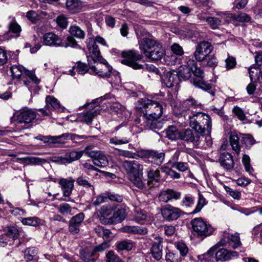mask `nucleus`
<instances>
[{"label":"nucleus","instance_id":"2eb2a0df","mask_svg":"<svg viewBox=\"0 0 262 262\" xmlns=\"http://www.w3.org/2000/svg\"><path fill=\"white\" fill-rule=\"evenodd\" d=\"M123 167L127 173L130 176L137 175L142 172L143 166L136 160H126L123 162Z\"/></svg>","mask_w":262,"mask_h":262},{"label":"nucleus","instance_id":"de8ad7c7","mask_svg":"<svg viewBox=\"0 0 262 262\" xmlns=\"http://www.w3.org/2000/svg\"><path fill=\"white\" fill-rule=\"evenodd\" d=\"M66 133L63 134L61 135L57 136H48L45 137L44 138L46 139L45 142H48L50 143H63V141H62V139H66Z\"/></svg>","mask_w":262,"mask_h":262},{"label":"nucleus","instance_id":"052dcab7","mask_svg":"<svg viewBox=\"0 0 262 262\" xmlns=\"http://www.w3.org/2000/svg\"><path fill=\"white\" fill-rule=\"evenodd\" d=\"M205 204V199L204 198L202 194H199L197 205L192 213H196L200 212Z\"/></svg>","mask_w":262,"mask_h":262},{"label":"nucleus","instance_id":"7ed1b4c3","mask_svg":"<svg viewBox=\"0 0 262 262\" xmlns=\"http://www.w3.org/2000/svg\"><path fill=\"white\" fill-rule=\"evenodd\" d=\"M189 126L202 136H210L212 123L210 117L205 113L198 112L188 116Z\"/></svg>","mask_w":262,"mask_h":262},{"label":"nucleus","instance_id":"c03bdc74","mask_svg":"<svg viewBox=\"0 0 262 262\" xmlns=\"http://www.w3.org/2000/svg\"><path fill=\"white\" fill-rule=\"evenodd\" d=\"M46 107L48 109L52 107L54 110H58L60 108V104L58 101L54 97L51 96H47L46 99Z\"/></svg>","mask_w":262,"mask_h":262},{"label":"nucleus","instance_id":"09e8293b","mask_svg":"<svg viewBox=\"0 0 262 262\" xmlns=\"http://www.w3.org/2000/svg\"><path fill=\"white\" fill-rule=\"evenodd\" d=\"M206 21L210 28L214 30L218 29L222 23V20L220 18L215 17H208L206 19Z\"/></svg>","mask_w":262,"mask_h":262},{"label":"nucleus","instance_id":"5701e85b","mask_svg":"<svg viewBox=\"0 0 262 262\" xmlns=\"http://www.w3.org/2000/svg\"><path fill=\"white\" fill-rule=\"evenodd\" d=\"M219 162L221 165L227 170H232L234 167L233 157L229 152L222 153L220 156Z\"/></svg>","mask_w":262,"mask_h":262},{"label":"nucleus","instance_id":"a18cd8bd","mask_svg":"<svg viewBox=\"0 0 262 262\" xmlns=\"http://www.w3.org/2000/svg\"><path fill=\"white\" fill-rule=\"evenodd\" d=\"M41 220L36 216L24 218L21 223L24 225L38 226L41 224Z\"/></svg>","mask_w":262,"mask_h":262},{"label":"nucleus","instance_id":"f704fd0d","mask_svg":"<svg viewBox=\"0 0 262 262\" xmlns=\"http://www.w3.org/2000/svg\"><path fill=\"white\" fill-rule=\"evenodd\" d=\"M74 209H76L75 207H72L67 203H61L57 207L58 212L64 216L72 215L73 210Z\"/></svg>","mask_w":262,"mask_h":262},{"label":"nucleus","instance_id":"c85d7f7f","mask_svg":"<svg viewBox=\"0 0 262 262\" xmlns=\"http://www.w3.org/2000/svg\"><path fill=\"white\" fill-rule=\"evenodd\" d=\"M150 218L149 214L145 210L140 208H136L134 220L139 224H143L145 221H148Z\"/></svg>","mask_w":262,"mask_h":262},{"label":"nucleus","instance_id":"72a5a7b5","mask_svg":"<svg viewBox=\"0 0 262 262\" xmlns=\"http://www.w3.org/2000/svg\"><path fill=\"white\" fill-rule=\"evenodd\" d=\"M217 249L215 246L211 247L206 253L199 255L198 258L201 262H212L214 259V254Z\"/></svg>","mask_w":262,"mask_h":262},{"label":"nucleus","instance_id":"393cba45","mask_svg":"<svg viewBox=\"0 0 262 262\" xmlns=\"http://www.w3.org/2000/svg\"><path fill=\"white\" fill-rule=\"evenodd\" d=\"M95 254L93 247H86L80 251V256L84 262H99L92 256Z\"/></svg>","mask_w":262,"mask_h":262},{"label":"nucleus","instance_id":"6ab92c4d","mask_svg":"<svg viewBox=\"0 0 262 262\" xmlns=\"http://www.w3.org/2000/svg\"><path fill=\"white\" fill-rule=\"evenodd\" d=\"M42 42L48 46L59 47L62 46V39L56 34L49 32L45 33L42 37Z\"/></svg>","mask_w":262,"mask_h":262},{"label":"nucleus","instance_id":"dca6fc26","mask_svg":"<svg viewBox=\"0 0 262 262\" xmlns=\"http://www.w3.org/2000/svg\"><path fill=\"white\" fill-rule=\"evenodd\" d=\"M88 49L89 52V55L87 56L89 62L91 60L96 62L102 60V57L100 56V52L98 46L96 43V41H93L92 39H89L88 43Z\"/></svg>","mask_w":262,"mask_h":262},{"label":"nucleus","instance_id":"4c0bfd02","mask_svg":"<svg viewBox=\"0 0 262 262\" xmlns=\"http://www.w3.org/2000/svg\"><path fill=\"white\" fill-rule=\"evenodd\" d=\"M93 164L99 167H104L107 166L108 160L107 157L101 151L97 158L93 159Z\"/></svg>","mask_w":262,"mask_h":262},{"label":"nucleus","instance_id":"338daca9","mask_svg":"<svg viewBox=\"0 0 262 262\" xmlns=\"http://www.w3.org/2000/svg\"><path fill=\"white\" fill-rule=\"evenodd\" d=\"M166 262H181L182 259L178 255L172 252H168L165 255Z\"/></svg>","mask_w":262,"mask_h":262},{"label":"nucleus","instance_id":"7c9ffc66","mask_svg":"<svg viewBox=\"0 0 262 262\" xmlns=\"http://www.w3.org/2000/svg\"><path fill=\"white\" fill-rule=\"evenodd\" d=\"M101 111V109L97 108L94 111H87L83 112L80 116L81 121L84 122L88 124H90L92 123L93 118L97 115L99 114Z\"/></svg>","mask_w":262,"mask_h":262},{"label":"nucleus","instance_id":"9b49d317","mask_svg":"<svg viewBox=\"0 0 262 262\" xmlns=\"http://www.w3.org/2000/svg\"><path fill=\"white\" fill-rule=\"evenodd\" d=\"M219 244L223 246L228 245L235 249L241 246L242 243L238 233L230 234L227 232H224L222 238L219 242Z\"/></svg>","mask_w":262,"mask_h":262},{"label":"nucleus","instance_id":"603ef678","mask_svg":"<svg viewBox=\"0 0 262 262\" xmlns=\"http://www.w3.org/2000/svg\"><path fill=\"white\" fill-rule=\"evenodd\" d=\"M37 249L35 248H29L25 250L24 252L25 259L27 261H31L33 257L37 254Z\"/></svg>","mask_w":262,"mask_h":262},{"label":"nucleus","instance_id":"20e7f679","mask_svg":"<svg viewBox=\"0 0 262 262\" xmlns=\"http://www.w3.org/2000/svg\"><path fill=\"white\" fill-rule=\"evenodd\" d=\"M121 56L123 58L121 62L135 70L145 69L157 75L160 74V71L153 64H146L145 66L140 64L138 61L143 58L142 54L134 50L122 51Z\"/></svg>","mask_w":262,"mask_h":262},{"label":"nucleus","instance_id":"aec40b11","mask_svg":"<svg viewBox=\"0 0 262 262\" xmlns=\"http://www.w3.org/2000/svg\"><path fill=\"white\" fill-rule=\"evenodd\" d=\"M162 242V238L156 236L152 243L150 251L152 257L156 260H160L162 258L163 246L161 244Z\"/></svg>","mask_w":262,"mask_h":262},{"label":"nucleus","instance_id":"a19ab883","mask_svg":"<svg viewBox=\"0 0 262 262\" xmlns=\"http://www.w3.org/2000/svg\"><path fill=\"white\" fill-rule=\"evenodd\" d=\"M130 141V138L127 136L123 137L115 136L110 139L109 143L115 145L125 144Z\"/></svg>","mask_w":262,"mask_h":262},{"label":"nucleus","instance_id":"0e129e2a","mask_svg":"<svg viewBox=\"0 0 262 262\" xmlns=\"http://www.w3.org/2000/svg\"><path fill=\"white\" fill-rule=\"evenodd\" d=\"M107 200V194L106 193H101V194L97 196L95 200H93V204L97 206H99L101 204L106 202Z\"/></svg>","mask_w":262,"mask_h":262},{"label":"nucleus","instance_id":"9d476101","mask_svg":"<svg viewBox=\"0 0 262 262\" xmlns=\"http://www.w3.org/2000/svg\"><path fill=\"white\" fill-rule=\"evenodd\" d=\"M200 106V104L193 98H190L182 102L179 109L180 114L185 117L186 116L194 114V110Z\"/></svg>","mask_w":262,"mask_h":262},{"label":"nucleus","instance_id":"423d86ee","mask_svg":"<svg viewBox=\"0 0 262 262\" xmlns=\"http://www.w3.org/2000/svg\"><path fill=\"white\" fill-rule=\"evenodd\" d=\"M141 109L143 110L144 116H150L154 118H159L163 113V107L158 102L142 99L138 101Z\"/></svg>","mask_w":262,"mask_h":262},{"label":"nucleus","instance_id":"774afa93","mask_svg":"<svg viewBox=\"0 0 262 262\" xmlns=\"http://www.w3.org/2000/svg\"><path fill=\"white\" fill-rule=\"evenodd\" d=\"M260 70L258 68H255L253 66H251L249 69V76L252 81L258 78V74Z\"/></svg>","mask_w":262,"mask_h":262},{"label":"nucleus","instance_id":"680f3d73","mask_svg":"<svg viewBox=\"0 0 262 262\" xmlns=\"http://www.w3.org/2000/svg\"><path fill=\"white\" fill-rule=\"evenodd\" d=\"M232 113L238 119L244 121L246 119V115L244 111L239 107L236 106L232 109Z\"/></svg>","mask_w":262,"mask_h":262},{"label":"nucleus","instance_id":"37998d69","mask_svg":"<svg viewBox=\"0 0 262 262\" xmlns=\"http://www.w3.org/2000/svg\"><path fill=\"white\" fill-rule=\"evenodd\" d=\"M203 64L204 66L212 68H215L218 64V60L214 55H209L203 59Z\"/></svg>","mask_w":262,"mask_h":262},{"label":"nucleus","instance_id":"5fc2aeb1","mask_svg":"<svg viewBox=\"0 0 262 262\" xmlns=\"http://www.w3.org/2000/svg\"><path fill=\"white\" fill-rule=\"evenodd\" d=\"M6 236L13 238V240L17 238L19 236V231L14 226H10L7 228Z\"/></svg>","mask_w":262,"mask_h":262},{"label":"nucleus","instance_id":"ddd939ff","mask_svg":"<svg viewBox=\"0 0 262 262\" xmlns=\"http://www.w3.org/2000/svg\"><path fill=\"white\" fill-rule=\"evenodd\" d=\"M85 215L83 212L73 216L69 222V231L74 235L80 232V227L84 219Z\"/></svg>","mask_w":262,"mask_h":262},{"label":"nucleus","instance_id":"ea45409f","mask_svg":"<svg viewBox=\"0 0 262 262\" xmlns=\"http://www.w3.org/2000/svg\"><path fill=\"white\" fill-rule=\"evenodd\" d=\"M69 32L72 36L82 39L85 37V32L77 25L71 26L69 28Z\"/></svg>","mask_w":262,"mask_h":262},{"label":"nucleus","instance_id":"39448f33","mask_svg":"<svg viewBox=\"0 0 262 262\" xmlns=\"http://www.w3.org/2000/svg\"><path fill=\"white\" fill-rule=\"evenodd\" d=\"M190 223L194 234L201 238L211 235L214 231V228L201 217L192 219Z\"/></svg>","mask_w":262,"mask_h":262},{"label":"nucleus","instance_id":"a878e982","mask_svg":"<svg viewBox=\"0 0 262 262\" xmlns=\"http://www.w3.org/2000/svg\"><path fill=\"white\" fill-rule=\"evenodd\" d=\"M229 142L232 149L238 156L240 154L241 146L239 144V137L236 132H231L230 133Z\"/></svg>","mask_w":262,"mask_h":262},{"label":"nucleus","instance_id":"f3484780","mask_svg":"<svg viewBox=\"0 0 262 262\" xmlns=\"http://www.w3.org/2000/svg\"><path fill=\"white\" fill-rule=\"evenodd\" d=\"M163 86L171 88L179 83V77L176 72L168 71L164 73L161 78Z\"/></svg>","mask_w":262,"mask_h":262},{"label":"nucleus","instance_id":"bf43d9fd","mask_svg":"<svg viewBox=\"0 0 262 262\" xmlns=\"http://www.w3.org/2000/svg\"><path fill=\"white\" fill-rule=\"evenodd\" d=\"M114 210V206L110 205H104L101 207L100 213L103 216H110Z\"/></svg>","mask_w":262,"mask_h":262},{"label":"nucleus","instance_id":"c9c22d12","mask_svg":"<svg viewBox=\"0 0 262 262\" xmlns=\"http://www.w3.org/2000/svg\"><path fill=\"white\" fill-rule=\"evenodd\" d=\"M166 137L170 140L180 139V132L174 126H170L166 129Z\"/></svg>","mask_w":262,"mask_h":262},{"label":"nucleus","instance_id":"412c9836","mask_svg":"<svg viewBox=\"0 0 262 262\" xmlns=\"http://www.w3.org/2000/svg\"><path fill=\"white\" fill-rule=\"evenodd\" d=\"M36 117V113L31 109L23 110L17 116V120L20 123H29Z\"/></svg>","mask_w":262,"mask_h":262},{"label":"nucleus","instance_id":"cd10ccee","mask_svg":"<svg viewBox=\"0 0 262 262\" xmlns=\"http://www.w3.org/2000/svg\"><path fill=\"white\" fill-rule=\"evenodd\" d=\"M82 7V3L79 0H67L66 8L71 13L79 12Z\"/></svg>","mask_w":262,"mask_h":262},{"label":"nucleus","instance_id":"864d4df0","mask_svg":"<svg viewBox=\"0 0 262 262\" xmlns=\"http://www.w3.org/2000/svg\"><path fill=\"white\" fill-rule=\"evenodd\" d=\"M194 198L190 194L186 195L181 202L182 206L186 208L192 207L194 204Z\"/></svg>","mask_w":262,"mask_h":262},{"label":"nucleus","instance_id":"49530a36","mask_svg":"<svg viewBox=\"0 0 262 262\" xmlns=\"http://www.w3.org/2000/svg\"><path fill=\"white\" fill-rule=\"evenodd\" d=\"M9 19H10L9 25V31L17 34V36H18L21 31L20 26L16 23L14 17H10Z\"/></svg>","mask_w":262,"mask_h":262},{"label":"nucleus","instance_id":"13d9d810","mask_svg":"<svg viewBox=\"0 0 262 262\" xmlns=\"http://www.w3.org/2000/svg\"><path fill=\"white\" fill-rule=\"evenodd\" d=\"M106 260L105 262H123V261L116 255L113 251L110 250L106 254Z\"/></svg>","mask_w":262,"mask_h":262},{"label":"nucleus","instance_id":"1a4fd4ad","mask_svg":"<svg viewBox=\"0 0 262 262\" xmlns=\"http://www.w3.org/2000/svg\"><path fill=\"white\" fill-rule=\"evenodd\" d=\"M213 50V47L211 42L208 41H203L196 46L193 55L197 61L201 62L205 59L206 56L210 55Z\"/></svg>","mask_w":262,"mask_h":262},{"label":"nucleus","instance_id":"f257e3e1","mask_svg":"<svg viewBox=\"0 0 262 262\" xmlns=\"http://www.w3.org/2000/svg\"><path fill=\"white\" fill-rule=\"evenodd\" d=\"M192 74L194 76L193 80L194 85L204 91H208L211 96L214 95L212 85L204 80L203 78V71L197 67L196 61L186 57L185 64L181 66L179 68V72L177 73L179 80L180 79H183L184 80L189 79Z\"/></svg>","mask_w":262,"mask_h":262},{"label":"nucleus","instance_id":"a211bd4d","mask_svg":"<svg viewBox=\"0 0 262 262\" xmlns=\"http://www.w3.org/2000/svg\"><path fill=\"white\" fill-rule=\"evenodd\" d=\"M75 180L72 177L68 178H61L58 181L63 195L64 197H69L74 189Z\"/></svg>","mask_w":262,"mask_h":262},{"label":"nucleus","instance_id":"69168bd1","mask_svg":"<svg viewBox=\"0 0 262 262\" xmlns=\"http://www.w3.org/2000/svg\"><path fill=\"white\" fill-rule=\"evenodd\" d=\"M225 189L226 192L228 193L233 199L239 200L241 198V193L240 191L234 190L228 186H226Z\"/></svg>","mask_w":262,"mask_h":262},{"label":"nucleus","instance_id":"6e6552de","mask_svg":"<svg viewBox=\"0 0 262 262\" xmlns=\"http://www.w3.org/2000/svg\"><path fill=\"white\" fill-rule=\"evenodd\" d=\"M95 66L90 67L94 74L102 78L108 77L112 74V67L102 58V60L94 62Z\"/></svg>","mask_w":262,"mask_h":262},{"label":"nucleus","instance_id":"e433bc0d","mask_svg":"<svg viewBox=\"0 0 262 262\" xmlns=\"http://www.w3.org/2000/svg\"><path fill=\"white\" fill-rule=\"evenodd\" d=\"M116 250L118 252L130 251L133 247V243L130 241L123 240L116 243Z\"/></svg>","mask_w":262,"mask_h":262},{"label":"nucleus","instance_id":"f03ea898","mask_svg":"<svg viewBox=\"0 0 262 262\" xmlns=\"http://www.w3.org/2000/svg\"><path fill=\"white\" fill-rule=\"evenodd\" d=\"M139 49L151 61L161 60L165 55L162 45L152 37H145L139 40Z\"/></svg>","mask_w":262,"mask_h":262},{"label":"nucleus","instance_id":"58836bf2","mask_svg":"<svg viewBox=\"0 0 262 262\" xmlns=\"http://www.w3.org/2000/svg\"><path fill=\"white\" fill-rule=\"evenodd\" d=\"M241 142L246 149H249L255 143V140L250 134H241Z\"/></svg>","mask_w":262,"mask_h":262},{"label":"nucleus","instance_id":"4468645a","mask_svg":"<svg viewBox=\"0 0 262 262\" xmlns=\"http://www.w3.org/2000/svg\"><path fill=\"white\" fill-rule=\"evenodd\" d=\"M161 213L165 219L168 221H173L180 217L182 211L178 208L167 205L162 207Z\"/></svg>","mask_w":262,"mask_h":262},{"label":"nucleus","instance_id":"473e14b6","mask_svg":"<svg viewBox=\"0 0 262 262\" xmlns=\"http://www.w3.org/2000/svg\"><path fill=\"white\" fill-rule=\"evenodd\" d=\"M124 232L133 234H146L148 230L146 228L135 226H126L123 228Z\"/></svg>","mask_w":262,"mask_h":262},{"label":"nucleus","instance_id":"79ce46f5","mask_svg":"<svg viewBox=\"0 0 262 262\" xmlns=\"http://www.w3.org/2000/svg\"><path fill=\"white\" fill-rule=\"evenodd\" d=\"M143 172L134 176H130V180L133 184L139 189H143L145 188V183L142 181Z\"/></svg>","mask_w":262,"mask_h":262},{"label":"nucleus","instance_id":"4d7b16f0","mask_svg":"<svg viewBox=\"0 0 262 262\" xmlns=\"http://www.w3.org/2000/svg\"><path fill=\"white\" fill-rule=\"evenodd\" d=\"M107 199L112 201H115L118 203H121L123 201V198L122 195L116 193L114 192H107Z\"/></svg>","mask_w":262,"mask_h":262},{"label":"nucleus","instance_id":"8fccbe9b","mask_svg":"<svg viewBox=\"0 0 262 262\" xmlns=\"http://www.w3.org/2000/svg\"><path fill=\"white\" fill-rule=\"evenodd\" d=\"M89 66L86 63L78 61L77 62V65L74 66V69H76V71L79 74L83 75L86 73L90 67V62H89Z\"/></svg>","mask_w":262,"mask_h":262},{"label":"nucleus","instance_id":"b1692460","mask_svg":"<svg viewBox=\"0 0 262 262\" xmlns=\"http://www.w3.org/2000/svg\"><path fill=\"white\" fill-rule=\"evenodd\" d=\"M214 254H215V258L216 261L228 260L238 255L237 253L235 251H231L223 248L217 251L216 250Z\"/></svg>","mask_w":262,"mask_h":262},{"label":"nucleus","instance_id":"2f4dec72","mask_svg":"<svg viewBox=\"0 0 262 262\" xmlns=\"http://www.w3.org/2000/svg\"><path fill=\"white\" fill-rule=\"evenodd\" d=\"M150 155L151 162L153 165L156 166H159L163 163L165 156L164 152L156 150H152Z\"/></svg>","mask_w":262,"mask_h":262},{"label":"nucleus","instance_id":"f8f14e48","mask_svg":"<svg viewBox=\"0 0 262 262\" xmlns=\"http://www.w3.org/2000/svg\"><path fill=\"white\" fill-rule=\"evenodd\" d=\"M180 139L187 143H192L194 146L200 143L201 135L192 128H187L180 132Z\"/></svg>","mask_w":262,"mask_h":262},{"label":"nucleus","instance_id":"4be33fe9","mask_svg":"<svg viewBox=\"0 0 262 262\" xmlns=\"http://www.w3.org/2000/svg\"><path fill=\"white\" fill-rule=\"evenodd\" d=\"M84 154L82 150L76 151L72 150L67 153L64 157H60L58 158L59 161L62 164H70L74 161L79 160Z\"/></svg>","mask_w":262,"mask_h":262},{"label":"nucleus","instance_id":"e2e57ef3","mask_svg":"<svg viewBox=\"0 0 262 262\" xmlns=\"http://www.w3.org/2000/svg\"><path fill=\"white\" fill-rule=\"evenodd\" d=\"M234 19L240 22H249L251 20V17L246 13L240 12L234 15Z\"/></svg>","mask_w":262,"mask_h":262},{"label":"nucleus","instance_id":"bb28decb","mask_svg":"<svg viewBox=\"0 0 262 262\" xmlns=\"http://www.w3.org/2000/svg\"><path fill=\"white\" fill-rule=\"evenodd\" d=\"M144 122L146 126L150 129H160L162 128L163 124L160 121H159L158 119L159 118H154L150 116H144Z\"/></svg>","mask_w":262,"mask_h":262},{"label":"nucleus","instance_id":"c756f323","mask_svg":"<svg viewBox=\"0 0 262 262\" xmlns=\"http://www.w3.org/2000/svg\"><path fill=\"white\" fill-rule=\"evenodd\" d=\"M128 208L125 205L120 206L117 210L114 212L113 218L117 222L123 221L127 216Z\"/></svg>","mask_w":262,"mask_h":262},{"label":"nucleus","instance_id":"0eeeda50","mask_svg":"<svg viewBox=\"0 0 262 262\" xmlns=\"http://www.w3.org/2000/svg\"><path fill=\"white\" fill-rule=\"evenodd\" d=\"M11 72L13 79H17L18 81L20 82L25 76L29 78L35 83L37 84L39 82V80L32 72L26 70L20 65H13L11 67Z\"/></svg>","mask_w":262,"mask_h":262},{"label":"nucleus","instance_id":"6e6d98bb","mask_svg":"<svg viewBox=\"0 0 262 262\" xmlns=\"http://www.w3.org/2000/svg\"><path fill=\"white\" fill-rule=\"evenodd\" d=\"M171 166L182 172H184L188 169V165L185 162L174 161L172 162Z\"/></svg>","mask_w":262,"mask_h":262},{"label":"nucleus","instance_id":"3c124183","mask_svg":"<svg viewBox=\"0 0 262 262\" xmlns=\"http://www.w3.org/2000/svg\"><path fill=\"white\" fill-rule=\"evenodd\" d=\"M242 163L244 165L246 171L250 174H252L253 168L250 165V158L248 155L246 154L243 155Z\"/></svg>","mask_w":262,"mask_h":262}]
</instances>
